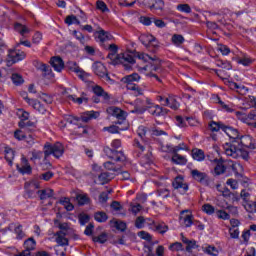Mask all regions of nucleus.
Listing matches in <instances>:
<instances>
[{
  "mask_svg": "<svg viewBox=\"0 0 256 256\" xmlns=\"http://www.w3.org/2000/svg\"><path fill=\"white\" fill-rule=\"evenodd\" d=\"M60 205H63L66 211H73L75 209V206L73 205V203H71V200L67 197H63L60 199Z\"/></svg>",
  "mask_w": 256,
  "mask_h": 256,
  "instance_id": "obj_31",
  "label": "nucleus"
},
{
  "mask_svg": "<svg viewBox=\"0 0 256 256\" xmlns=\"http://www.w3.org/2000/svg\"><path fill=\"white\" fill-rule=\"evenodd\" d=\"M49 156L44 155L43 162L41 163L42 169H51V162L47 159Z\"/></svg>",
  "mask_w": 256,
  "mask_h": 256,
  "instance_id": "obj_62",
  "label": "nucleus"
},
{
  "mask_svg": "<svg viewBox=\"0 0 256 256\" xmlns=\"http://www.w3.org/2000/svg\"><path fill=\"white\" fill-rule=\"evenodd\" d=\"M206 253L211 256H219V251L215 246H208L206 247Z\"/></svg>",
  "mask_w": 256,
  "mask_h": 256,
  "instance_id": "obj_52",
  "label": "nucleus"
},
{
  "mask_svg": "<svg viewBox=\"0 0 256 256\" xmlns=\"http://www.w3.org/2000/svg\"><path fill=\"white\" fill-rule=\"evenodd\" d=\"M246 211L248 213H256V202H249L245 205Z\"/></svg>",
  "mask_w": 256,
  "mask_h": 256,
  "instance_id": "obj_55",
  "label": "nucleus"
},
{
  "mask_svg": "<svg viewBox=\"0 0 256 256\" xmlns=\"http://www.w3.org/2000/svg\"><path fill=\"white\" fill-rule=\"evenodd\" d=\"M116 55V57H115ZM107 59H110V65H119L121 64V54H116L115 52H110L107 56Z\"/></svg>",
  "mask_w": 256,
  "mask_h": 256,
  "instance_id": "obj_29",
  "label": "nucleus"
},
{
  "mask_svg": "<svg viewBox=\"0 0 256 256\" xmlns=\"http://www.w3.org/2000/svg\"><path fill=\"white\" fill-rule=\"evenodd\" d=\"M50 64L53 67L54 71H57L58 73H61L63 69L65 68V63L63 62V59L59 56L52 57L50 60Z\"/></svg>",
  "mask_w": 256,
  "mask_h": 256,
  "instance_id": "obj_17",
  "label": "nucleus"
},
{
  "mask_svg": "<svg viewBox=\"0 0 256 256\" xmlns=\"http://www.w3.org/2000/svg\"><path fill=\"white\" fill-rule=\"evenodd\" d=\"M177 9L181 11V13H191V6H189V4H179Z\"/></svg>",
  "mask_w": 256,
  "mask_h": 256,
  "instance_id": "obj_51",
  "label": "nucleus"
},
{
  "mask_svg": "<svg viewBox=\"0 0 256 256\" xmlns=\"http://www.w3.org/2000/svg\"><path fill=\"white\" fill-rule=\"evenodd\" d=\"M217 215H218L219 219H224V220L231 219V216L223 210H219L217 212Z\"/></svg>",
  "mask_w": 256,
  "mask_h": 256,
  "instance_id": "obj_64",
  "label": "nucleus"
},
{
  "mask_svg": "<svg viewBox=\"0 0 256 256\" xmlns=\"http://www.w3.org/2000/svg\"><path fill=\"white\" fill-rule=\"evenodd\" d=\"M145 111H148V113L150 115H152L153 117H160L159 105L143 106L140 108H135L134 110H132V113H137L138 115H143V113H145Z\"/></svg>",
  "mask_w": 256,
  "mask_h": 256,
  "instance_id": "obj_11",
  "label": "nucleus"
},
{
  "mask_svg": "<svg viewBox=\"0 0 256 256\" xmlns=\"http://www.w3.org/2000/svg\"><path fill=\"white\" fill-rule=\"evenodd\" d=\"M139 41L146 47V49H150L153 47L154 49H157L159 47V43L157 42V38H155L151 34H142L139 37Z\"/></svg>",
  "mask_w": 256,
  "mask_h": 256,
  "instance_id": "obj_8",
  "label": "nucleus"
},
{
  "mask_svg": "<svg viewBox=\"0 0 256 256\" xmlns=\"http://www.w3.org/2000/svg\"><path fill=\"white\" fill-rule=\"evenodd\" d=\"M54 175L55 174L53 172L47 171L40 175V179H43V181H49Z\"/></svg>",
  "mask_w": 256,
  "mask_h": 256,
  "instance_id": "obj_60",
  "label": "nucleus"
},
{
  "mask_svg": "<svg viewBox=\"0 0 256 256\" xmlns=\"http://www.w3.org/2000/svg\"><path fill=\"white\" fill-rule=\"evenodd\" d=\"M105 169L113 171L114 173H121V166L115 165V163L108 161L104 163Z\"/></svg>",
  "mask_w": 256,
  "mask_h": 256,
  "instance_id": "obj_34",
  "label": "nucleus"
},
{
  "mask_svg": "<svg viewBox=\"0 0 256 256\" xmlns=\"http://www.w3.org/2000/svg\"><path fill=\"white\" fill-rule=\"evenodd\" d=\"M170 251H183V244L175 242L169 246Z\"/></svg>",
  "mask_w": 256,
  "mask_h": 256,
  "instance_id": "obj_54",
  "label": "nucleus"
},
{
  "mask_svg": "<svg viewBox=\"0 0 256 256\" xmlns=\"http://www.w3.org/2000/svg\"><path fill=\"white\" fill-rule=\"evenodd\" d=\"M127 128H119L118 126L112 125L109 127H104V131H108V133H119V131H125Z\"/></svg>",
  "mask_w": 256,
  "mask_h": 256,
  "instance_id": "obj_45",
  "label": "nucleus"
},
{
  "mask_svg": "<svg viewBox=\"0 0 256 256\" xmlns=\"http://www.w3.org/2000/svg\"><path fill=\"white\" fill-rule=\"evenodd\" d=\"M38 97L39 99L43 100L46 105H51V103H53V97L46 93H40Z\"/></svg>",
  "mask_w": 256,
  "mask_h": 256,
  "instance_id": "obj_44",
  "label": "nucleus"
},
{
  "mask_svg": "<svg viewBox=\"0 0 256 256\" xmlns=\"http://www.w3.org/2000/svg\"><path fill=\"white\" fill-rule=\"evenodd\" d=\"M37 69L39 71H42V73H44V77H47V75H51V66L47 65V64H40Z\"/></svg>",
  "mask_w": 256,
  "mask_h": 256,
  "instance_id": "obj_43",
  "label": "nucleus"
},
{
  "mask_svg": "<svg viewBox=\"0 0 256 256\" xmlns=\"http://www.w3.org/2000/svg\"><path fill=\"white\" fill-rule=\"evenodd\" d=\"M110 159H113L118 163H124V161H127V157H125V153H123V151H117V150L113 151L112 155L110 156Z\"/></svg>",
  "mask_w": 256,
  "mask_h": 256,
  "instance_id": "obj_21",
  "label": "nucleus"
},
{
  "mask_svg": "<svg viewBox=\"0 0 256 256\" xmlns=\"http://www.w3.org/2000/svg\"><path fill=\"white\" fill-rule=\"evenodd\" d=\"M37 194L39 195L41 201H45V199H51V197H53V189L38 190Z\"/></svg>",
  "mask_w": 256,
  "mask_h": 256,
  "instance_id": "obj_26",
  "label": "nucleus"
},
{
  "mask_svg": "<svg viewBox=\"0 0 256 256\" xmlns=\"http://www.w3.org/2000/svg\"><path fill=\"white\" fill-rule=\"evenodd\" d=\"M144 3L152 13L157 15H161L165 9V1L163 0H144Z\"/></svg>",
  "mask_w": 256,
  "mask_h": 256,
  "instance_id": "obj_5",
  "label": "nucleus"
},
{
  "mask_svg": "<svg viewBox=\"0 0 256 256\" xmlns=\"http://www.w3.org/2000/svg\"><path fill=\"white\" fill-rule=\"evenodd\" d=\"M81 118L74 117L72 115L66 116L65 121L70 125H77V121H80Z\"/></svg>",
  "mask_w": 256,
  "mask_h": 256,
  "instance_id": "obj_58",
  "label": "nucleus"
},
{
  "mask_svg": "<svg viewBox=\"0 0 256 256\" xmlns=\"http://www.w3.org/2000/svg\"><path fill=\"white\" fill-rule=\"evenodd\" d=\"M25 101H27L28 104H30L34 109H36V111H39V113H46L47 109H45V106H43V104H41V102H39L38 100L26 97Z\"/></svg>",
  "mask_w": 256,
  "mask_h": 256,
  "instance_id": "obj_19",
  "label": "nucleus"
},
{
  "mask_svg": "<svg viewBox=\"0 0 256 256\" xmlns=\"http://www.w3.org/2000/svg\"><path fill=\"white\" fill-rule=\"evenodd\" d=\"M115 178V174L109 173V172H102L99 176L98 179L101 181L102 184L109 183L111 179Z\"/></svg>",
  "mask_w": 256,
  "mask_h": 256,
  "instance_id": "obj_28",
  "label": "nucleus"
},
{
  "mask_svg": "<svg viewBox=\"0 0 256 256\" xmlns=\"http://www.w3.org/2000/svg\"><path fill=\"white\" fill-rule=\"evenodd\" d=\"M172 186L174 189L179 191L181 195H185L187 191H189V185L183 182V178L181 176H177L172 182Z\"/></svg>",
  "mask_w": 256,
  "mask_h": 256,
  "instance_id": "obj_14",
  "label": "nucleus"
},
{
  "mask_svg": "<svg viewBox=\"0 0 256 256\" xmlns=\"http://www.w3.org/2000/svg\"><path fill=\"white\" fill-rule=\"evenodd\" d=\"M235 143H238L239 147L245 149H256L255 142H253V138L249 135H240L238 141H234V145Z\"/></svg>",
  "mask_w": 256,
  "mask_h": 256,
  "instance_id": "obj_9",
  "label": "nucleus"
},
{
  "mask_svg": "<svg viewBox=\"0 0 256 256\" xmlns=\"http://www.w3.org/2000/svg\"><path fill=\"white\" fill-rule=\"evenodd\" d=\"M139 79H141V76H139L137 73H133L123 77L121 81L127 85H133V81H139Z\"/></svg>",
  "mask_w": 256,
  "mask_h": 256,
  "instance_id": "obj_23",
  "label": "nucleus"
},
{
  "mask_svg": "<svg viewBox=\"0 0 256 256\" xmlns=\"http://www.w3.org/2000/svg\"><path fill=\"white\" fill-rule=\"evenodd\" d=\"M68 68L71 71H74V73L78 74L79 79L82 81H87V77H89V74H87L83 69H81L78 65L77 62L70 61L68 62Z\"/></svg>",
  "mask_w": 256,
  "mask_h": 256,
  "instance_id": "obj_15",
  "label": "nucleus"
},
{
  "mask_svg": "<svg viewBox=\"0 0 256 256\" xmlns=\"http://www.w3.org/2000/svg\"><path fill=\"white\" fill-rule=\"evenodd\" d=\"M35 245H37V242H35V239L33 238H28L27 240L24 241V247L26 251L30 253L35 249Z\"/></svg>",
  "mask_w": 256,
  "mask_h": 256,
  "instance_id": "obj_35",
  "label": "nucleus"
},
{
  "mask_svg": "<svg viewBox=\"0 0 256 256\" xmlns=\"http://www.w3.org/2000/svg\"><path fill=\"white\" fill-rule=\"evenodd\" d=\"M202 209L207 215H213L215 213V207H213L211 204H204Z\"/></svg>",
  "mask_w": 256,
  "mask_h": 256,
  "instance_id": "obj_47",
  "label": "nucleus"
},
{
  "mask_svg": "<svg viewBox=\"0 0 256 256\" xmlns=\"http://www.w3.org/2000/svg\"><path fill=\"white\" fill-rule=\"evenodd\" d=\"M63 153H65V147L60 142H56L55 144L46 143L44 145V155H46V157L53 155V157L59 159L63 157Z\"/></svg>",
  "mask_w": 256,
  "mask_h": 256,
  "instance_id": "obj_2",
  "label": "nucleus"
},
{
  "mask_svg": "<svg viewBox=\"0 0 256 256\" xmlns=\"http://www.w3.org/2000/svg\"><path fill=\"white\" fill-rule=\"evenodd\" d=\"M192 157L195 161H204L205 160V152L201 149H193L192 150Z\"/></svg>",
  "mask_w": 256,
  "mask_h": 256,
  "instance_id": "obj_33",
  "label": "nucleus"
},
{
  "mask_svg": "<svg viewBox=\"0 0 256 256\" xmlns=\"http://www.w3.org/2000/svg\"><path fill=\"white\" fill-rule=\"evenodd\" d=\"M58 227L60 231L54 234V237H56V243L60 247L69 246V239L66 238L69 233V226L67 225V223H62V224H59Z\"/></svg>",
  "mask_w": 256,
  "mask_h": 256,
  "instance_id": "obj_4",
  "label": "nucleus"
},
{
  "mask_svg": "<svg viewBox=\"0 0 256 256\" xmlns=\"http://www.w3.org/2000/svg\"><path fill=\"white\" fill-rule=\"evenodd\" d=\"M109 193H111V192H102L99 195V203L104 204L106 201H108L109 200Z\"/></svg>",
  "mask_w": 256,
  "mask_h": 256,
  "instance_id": "obj_61",
  "label": "nucleus"
},
{
  "mask_svg": "<svg viewBox=\"0 0 256 256\" xmlns=\"http://www.w3.org/2000/svg\"><path fill=\"white\" fill-rule=\"evenodd\" d=\"M120 63H130V65H135V58L129 54H120Z\"/></svg>",
  "mask_w": 256,
  "mask_h": 256,
  "instance_id": "obj_39",
  "label": "nucleus"
},
{
  "mask_svg": "<svg viewBox=\"0 0 256 256\" xmlns=\"http://www.w3.org/2000/svg\"><path fill=\"white\" fill-rule=\"evenodd\" d=\"M225 151L228 155L234 158L241 157L244 161H248L250 159L249 151H247L246 148L239 146V143L237 142H234L230 148H225Z\"/></svg>",
  "mask_w": 256,
  "mask_h": 256,
  "instance_id": "obj_3",
  "label": "nucleus"
},
{
  "mask_svg": "<svg viewBox=\"0 0 256 256\" xmlns=\"http://www.w3.org/2000/svg\"><path fill=\"white\" fill-rule=\"evenodd\" d=\"M14 137L18 141H25V139H27V135H25V133H23V131H21V130H16L14 132Z\"/></svg>",
  "mask_w": 256,
  "mask_h": 256,
  "instance_id": "obj_53",
  "label": "nucleus"
},
{
  "mask_svg": "<svg viewBox=\"0 0 256 256\" xmlns=\"http://www.w3.org/2000/svg\"><path fill=\"white\" fill-rule=\"evenodd\" d=\"M11 79L16 86L23 85V83H25V80L23 79V76H21V74L14 73L12 74Z\"/></svg>",
  "mask_w": 256,
  "mask_h": 256,
  "instance_id": "obj_40",
  "label": "nucleus"
},
{
  "mask_svg": "<svg viewBox=\"0 0 256 256\" xmlns=\"http://www.w3.org/2000/svg\"><path fill=\"white\" fill-rule=\"evenodd\" d=\"M5 159L9 165H13V159H15V151L9 148L5 150Z\"/></svg>",
  "mask_w": 256,
  "mask_h": 256,
  "instance_id": "obj_38",
  "label": "nucleus"
},
{
  "mask_svg": "<svg viewBox=\"0 0 256 256\" xmlns=\"http://www.w3.org/2000/svg\"><path fill=\"white\" fill-rule=\"evenodd\" d=\"M84 83L88 84V87H91L92 92L94 93V95H97V97H103L104 101H109L110 96L109 93H107L103 87L95 84V82L88 80L86 77V81H84Z\"/></svg>",
  "mask_w": 256,
  "mask_h": 256,
  "instance_id": "obj_7",
  "label": "nucleus"
},
{
  "mask_svg": "<svg viewBox=\"0 0 256 256\" xmlns=\"http://www.w3.org/2000/svg\"><path fill=\"white\" fill-rule=\"evenodd\" d=\"M107 111L112 117H116V119H118V121L115 122L116 125H123V121H125V117H126L125 111L115 106L108 108Z\"/></svg>",
  "mask_w": 256,
  "mask_h": 256,
  "instance_id": "obj_12",
  "label": "nucleus"
},
{
  "mask_svg": "<svg viewBox=\"0 0 256 256\" xmlns=\"http://www.w3.org/2000/svg\"><path fill=\"white\" fill-rule=\"evenodd\" d=\"M225 171H227V167H225V165H223V162H218L214 168V173L216 175H223V173H225Z\"/></svg>",
  "mask_w": 256,
  "mask_h": 256,
  "instance_id": "obj_42",
  "label": "nucleus"
},
{
  "mask_svg": "<svg viewBox=\"0 0 256 256\" xmlns=\"http://www.w3.org/2000/svg\"><path fill=\"white\" fill-rule=\"evenodd\" d=\"M173 45H176V47H179V45H183L185 43V38L181 34H174L171 39Z\"/></svg>",
  "mask_w": 256,
  "mask_h": 256,
  "instance_id": "obj_37",
  "label": "nucleus"
},
{
  "mask_svg": "<svg viewBox=\"0 0 256 256\" xmlns=\"http://www.w3.org/2000/svg\"><path fill=\"white\" fill-rule=\"evenodd\" d=\"M172 163H175V165H187V158L178 153H174L172 156Z\"/></svg>",
  "mask_w": 256,
  "mask_h": 256,
  "instance_id": "obj_27",
  "label": "nucleus"
},
{
  "mask_svg": "<svg viewBox=\"0 0 256 256\" xmlns=\"http://www.w3.org/2000/svg\"><path fill=\"white\" fill-rule=\"evenodd\" d=\"M99 117V112L97 111H86L82 114L81 116V121H83V123H89V121H91V119H97Z\"/></svg>",
  "mask_w": 256,
  "mask_h": 256,
  "instance_id": "obj_20",
  "label": "nucleus"
},
{
  "mask_svg": "<svg viewBox=\"0 0 256 256\" xmlns=\"http://www.w3.org/2000/svg\"><path fill=\"white\" fill-rule=\"evenodd\" d=\"M140 23H142V25H145L146 27H149V25H151V23H153V18H150L147 16H141Z\"/></svg>",
  "mask_w": 256,
  "mask_h": 256,
  "instance_id": "obj_56",
  "label": "nucleus"
},
{
  "mask_svg": "<svg viewBox=\"0 0 256 256\" xmlns=\"http://www.w3.org/2000/svg\"><path fill=\"white\" fill-rule=\"evenodd\" d=\"M144 224H145V218L139 216L138 218H136V221H135V227L136 229H143L144 227Z\"/></svg>",
  "mask_w": 256,
  "mask_h": 256,
  "instance_id": "obj_57",
  "label": "nucleus"
},
{
  "mask_svg": "<svg viewBox=\"0 0 256 256\" xmlns=\"http://www.w3.org/2000/svg\"><path fill=\"white\" fill-rule=\"evenodd\" d=\"M107 239H108V236H107V233L105 232L101 233L99 236L92 237V240L94 243H100L101 245L107 243Z\"/></svg>",
  "mask_w": 256,
  "mask_h": 256,
  "instance_id": "obj_36",
  "label": "nucleus"
},
{
  "mask_svg": "<svg viewBox=\"0 0 256 256\" xmlns=\"http://www.w3.org/2000/svg\"><path fill=\"white\" fill-rule=\"evenodd\" d=\"M197 247L199 246L197 245V241L195 240H190L188 243H186L187 253H191V251H193V249H197Z\"/></svg>",
  "mask_w": 256,
  "mask_h": 256,
  "instance_id": "obj_46",
  "label": "nucleus"
},
{
  "mask_svg": "<svg viewBox=\"0 0 256 256\" xmlns=\"http://www.w3.org/2000/svg\"><path fill=\"white\" fill-rule=\"evenodd\" d=\"M94 219L97 221V223H105L107 222V219H109V216L103 211H98L95 212Z\"/></svg>",
  "mask_w": 256,
  "mask_h": 256,
  "instance_id": "obj_30",
  "label": "nucleus"
},
{
  "mask_svg": "<svg viewBox=\"0 0 256 256\" xmlns=\"http://www.w3.org/2000/svg\"><path fill=\"white\" fill-rule=\"evenodd\" d=\"M25 59L24 52H17V50H9L7 63L8 66L15 65V63H19V61H23Z\"/></svg>",
  "mask_w": 256,
  "mask_h": 256,
  "instance_id": "obj_13",
  "label": "nucleus"
},
{
  "mask_svg": "<svg viewBox=\"0 0 256 256\" xmlns=\"http://www.w3.org/2000/svg\"><path fill=\"white\" fill-rule=\"evenodd\" d=\"M80 225H87V222L91 220V217L88 214H79L78 216Z\"/></svg>",
  "mask_w": 256,
  "mask_h": 256,
  "instance_id": "obj_48",
  "label": "nucleus"
},
{
  "mask_svg": "<svg viewBox=\"0 0 256 256\" xmlns=\"http://www.w3.org/2000/svg\"><path fill=\"white\" fill-rule=\"evenodd\" d=\"M16 235H17V239L21 240L23 239V237H25V232H23V226L22 225H18L15 227L14 229Z\"/></svg>",
  "mask_w": 256,
  "mask_h": 256,
  "instance_id": "obj_49",
  "label": "nucleus"
},
{
  "mask_svg": "<svg viewBox=\"0 0 256 256\" xmlns=\"http://www.w3.org/2000/svg\"><path fill=\"white\" fill-rule=\"evenodd\" d=\"M110 225H113V227H115L117 231H121V233H125V231L127 230V223L123 221L111 220Z\"/></svg>",
  "mask_w": 256,
  "mask_h": 256,
  "instance_id": "obj_25",
  "label": "nucleus"
},
{
  "mask_svg": "<svg viewBox=\"0 0 256 256\" xmlns=\"http://www.w3.org/2000/svg\"><path fill=\"white\" fill-rule=\"evenodd\" d=\"M152 63H151V73H153V71H155L156 73H161L162 69H161V59H159L158 57L154 56L151 59Z\"/></svg>",
  "mask_w": 256,
  "mask_h": 256,
  "instance_id": "obj_24",
  "label": "nucleus"
},
{
  "mask_svg": "<svg viewBox=\"0 0 256 256\" xmlns=\"http://www.w3.org/2000/svg\"><path fill=\"white\" fill-rule=\"evenodd\" d=\"M76 199L78 201V205L80 206L89 205V203H91V198H89L87 194H78Z\"/></svg>",
  "mask_w": 256,
  "mask_h": 256,
  "instance_id": "obj_32",
  "label": "nucleus"
},
{
  "mask_svg": "<svg viewBox=\"0 0 256 256\" xmlns=\"http://www.w3.org/2000/svg\"><path fill=\"white\" fill-rule=\"evenodd\" d=\"M14 29L17 33L22 35V37H25V35H27V33H31V30L29 28H27V26H25L19 22H16L14 24Z\"/></svg>",
  "mask_w": 256,
  "mask_h": 256,
  "instance_id": "obj_22",
  "label": "nucleus"
},
{
  "mask_svg": "<svg viewBox=\"0 0 256 256\" xmlns=\"http://www.w3.org/2000/svg\"><path fill=\"white\" fill-rule=\"evenodd\" d=\"M21 163L22 166H19V164H17V171L22 175H31L33 169L31 168V165H29V161L27 160V158L23 157L21 159Z\"/></svg>",
  "mask_w": 256,
  "mask_h": 256,
  "instance_id": "obj_16",
  "label": "nucleus"
},
{
  "mask_svg": "<svg viewBox=\"0 0 256 256\" xmlns=\"http://www.w3.org/2000/svg\"><path fill=\"white\" fill-rule=\"evenodd\" d=\"M92 69L98 77L104 78L106 81H110L111 77H109V73H107V68L103 63L101 62H96L92 65Z\"/></svg>",
  "mask_w": 256,
  "mask_h": 256,
  "instance_id": "obj_10",
  "label": "nucleus"
},
{
  "mask_svg": "<svg viewBox=\"0 0 256 256\" xmlns=\"http://www.w3.org/2000/svg\"><path fill=\"white\" fill-rule=\"evenodd\" d=\"M191 175L194 181L201 183V185H205L206 187L211 186V178L205 172H201L197 169L191 171Z\"/></svg>",
  "mask_w": 256,
  "mask_h": 256,
  "instance_id": "obj_6",
  "label": "nucleus"
},
{
  "mask_svg": "<svg viewBox=\"0 0 256 256\" xmlns=\"http://www.w3.org/2000/svg\"><path fill=\"white\" fill-rule=\"evenodd\" d=\"M209 127H210V131H212V133H217V131L223 130L224 133H226V135H228V137H230L231 141L229 143L225 144V149H230L231 146L234 145V141H239V139L241 137L239 130H237L231 126H227V125L223 124V122L211 121L209 124Z\"/></svg>",
  "mask_w": 256,
  "mask_h": 256,
  "instance_id": "obj_1",
  "label": "nucleus"
},
{
  "mask_svg": "<svg viewBox=\"0 0 256 256\" xmlns=\"http://www.w3.org/2000/svg\"><path fill=\"white\" fill-rule=\"evenodd\" d=\"M217 67H221L222 69H227V71L231 70V64L229 62H224L223 60H219L217 62Z\"/></svg>",
  "mask_w": 256,
  "mask_h": 256,
  "instance_id": "obj_59",
  "label": "nucleus"
},
{
  "mask_svg": "<svg viewBox=\"0 0 256 256\" xmlns=\"http://www.w3.org/2000/svg\"><path fill=\"white\" fill-rule=\"evenodd\" d=\"M95 38L97 41H100V43H105V41H111V39H113V36L109 34V32L101 29L95 32Z\"/></svg>",
  "mask_w": 256,
  "mask_h": 256,
  "instance_id": "obj_18",
  "label": "nucleus"
},
{
  "mask_svg": "<svg viewBox=\"0 0 256 256\" xmlns=\"http://www.w3.org/2000/svg\"><path fill=\"white\" fill-rule=\"evenodd\" d=\"M66 25H81V21L75 15H69L65 19Z\"/></svg>",
  "mask_w": 256,
  "mask_h": 256,
  "instance_id": "obj_41",
  "label": "nucleus"
},
{
  "mask_svg": "<svg viewBox=\"0 0 256 256\" xmlns=\"http://www.w3.org/2000/svg\"><path fill=\"white\" fill-rule=\"evenodd\" d=\"M138 237H140V239H144V241H148V243H151L152 237L148 232L140 231L138 232Z\"/></svg>",
  "mask_w": 256,
  "mask_h": 256,
  "instance_id": "obj_50",
  "label": "nucleus"
},
{
  "mask_svg": "<svg viewBox=\"0 0 256 256\" xmlns=\"http://www.w3.org/2000/svg\"><path fill=\"white\" fill-rule=\"evenodd\" d=\"M184 225H185V227H191V225H193V216L192 215H186L184 217Z\"/></svg>",
  "mask_w": 256,
  "mask_h": 256,
  "instance_id": "obj_63",
  "label": "nucleus"
}]
</instances>
